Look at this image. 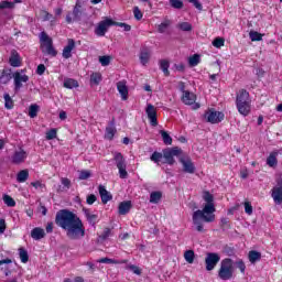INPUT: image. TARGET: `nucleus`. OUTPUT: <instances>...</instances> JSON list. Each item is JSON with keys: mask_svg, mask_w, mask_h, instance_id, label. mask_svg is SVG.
<instances>
[{"mask_svg": "<svg viewBox=\"0 0 282 282\" xmlns=\"http://www.w3.org/2000/svg\"><path fill=\"white\" fill-rule=\"evenodd\" d=\"M248 258L250 263H257V261H261V252L251 250L249 251Z\"/></svg>", "mask_w": 282, "mask_h": 282, "instance_id": "473e14b6", "label": "nucleus"}, {"mask_svg": "<svg viewBox=\"0 0 282 282\" xmlns=\"http://www.w3.org/2000/svg\"><path fill=\"white\" fill-rule=\"evenodd\" d=\"M160 199H162V192H152L150 194V203L151 204H159Z\"/></svg>", "mask_w": 282, "mask_h": 282, "instance_id": "c9c22d12", "label": "nucleus"}, {"mask_svg": "<svg viewBox=\"0 0 282 282\" xmlns=\"http://www.w3.org/2000/svg\"><path fill=\"white\" fill-rule=\"evenodd\" d=\"M220 228L221 230H230V228H232V225H230V219L226 217L221 218Z\"/></svg>", "mask_w": 282, "mask_h": 282, "instance_id": "79ce46f5", "label": "nucleus"}, {"mask_svg": "<svg viewBox=\"0 0 282 282\" xmlns=\"http://www.w3.org/2000/svg\"><path fill=\"white\" fill-rule=\"evenodd\" d=\"M236 265L238 270H240L241 274H246V262H243V260H238Z\"/></svg>", "mask_w": 282, "mask_h": 282, "instance_id": "bf43d9fd", "label": "nucleus"}, {"mask_svg": "<svg viewBox=\"0 0 282 282\" xmlns=\"http://www.w3.org/2000/svg\"><path fill=\"white\" fill-rule=\"evenodd\" d=\"M145 113L150 120L151 127H158V108L153 104H148L145 108Z\"/></svg>", "mask_w": 282, "mask_h": 282, "instance_id": "ddd939ff", "label": "nucleus"}, {"mask_svg": "<svg viewBox=\"0 0 282 282\" xmlns=\"http://www.w3.org/2000/svg\"><path fill=\"white\" fill-rule=\"evenodd\" d=\"M126 270H131V272H133V274H137L138 276H140V274H142V270L135 264L127 265Z\"/></svg>", "mask_w": 282, "mask_h": 282, "instance_id": "3c124183", "label": "nucleus"}, {"mask_svg": "<svg viewBox=\"0 0 282 282\" xmlns=\"http://www.w3.org/2000/svg\"><path fill=\"white\" fill-rule=\"evenodd\" d=\"M4 107L6 109H14V100L10 97V94H4Z\"/></svg>", "mask_w": 282, "mask_h": 282, "instance_id": "e433bc0d", "label": "nucleus"}, {"mask_svg": "<svg viewBox=\"0 0 282 282\" xmlns=\"http://www.w3.org/2000/svg\"><path fill=\"white\" fill-rule=\"evenodd\" d=\"M184 259L187 263H194L195 262V251H193V250L185 251Z\"/></svg>", "mask_w": 282, "mask_h": 282, "instance_id": "ea45409f", "label": "nucleus"}, {"mask_svg": "<svg viewBox=\"0 0 282 282\" xmlns=\"http://www.w3.org/2000/svg\"><path fill=\"white\" fill-rule=\"evenodd\" d=\"M12 80V73L10 70L3 69L0 75V84L8 85Z\"/></svg>", "mask_w": 282, "mask_h": 282, "instance_id": "c85d7f7f", "label": "nucleus"}, {"mask_svg": "<svg viewBox=\"0 0 282 282\" xmlns=\"http://www.w3.org/2000/svg\"><path fill=\"white\" fill-rule=\"evenodd\" d=\"M236 107L241 116H250L252 106L250 105V93L246 89H240L236 97Z\"/></svg>", "mask_w": 282, "mask_h": 282, "instance_id": "7ed1b4c3", "label": "nucleus"}, {"mask_svg": "<svg viewBox=\"0 0 282 282\" xmlns=\"http://www.w3.org/2000/svg\"><path fill=\"white\" fill-rule=\"evenodd\" d=\"M113 162L119 171V177L121 180H127L129 177V172H127V159L120 152L113 153Z\"/></svg>", "mask_w": 282, "mask_h": 282, "instance_id": "423d86ee", "label": "nucleus"}, {"mask_svg": "<svg viewBox=\"0 0 282 282\" xmlns=\"http://www.w3.org/2000/svg\"><path fill=\"white\" fill-rule=\"evenodd\" d=\"M28 160V152L25 150L20 149V151H15L11 156L12 164H23Z\"/></svg>", "mask_w": 282, "mask_h": 282, "instance_id": "2eb2a0df", "label": "nucleus"}, {"mask_svg": "<svg viewBox=\"0 0 282 282\" xmlns=\"http://www.w3.org/2000/svg\"><path fill=\"white\" fill-rule=\"evenodd\" d=\"M91 177V172L88 170H83L79 172V180H89Z\"/></svg>", "mask_w": 282, "mask_h": 282, "instance_id": "13d9d810", "label": "nucleus"}, {"mask_svg": "<svg viewBox=\"0 0 282 282\" xmlns=\"http://www.w3.org/2000/svg\"><path fill=\"white\" fill-rule=\"evenodd\" d=\"M55 224L65 230L68 239L76 241L85 237V225L78 215L69 209H59L55 215Z\"/></svg>", "mask_w": 282, "mask_h": 282, "instance_id": "f257e3e1", "label": "nucleus"}, {"mask_svg": "<svg viewBox=\"0 0 282 282\" xmlns=\"http://www.w3.org/2000/svg\"><path fill=\"white\" fill-rule=\"evenodd\" d=\"M195 100H197V96L191 91H184L182 96V102L184 105H195Z\"/></svg>", "mask_w": 282, "mask_h": 282, "instance_id": "393cba45", "label": "nucleus"}, {"mask_svg": "<svg viewBox=\"0 0 282 282\" xmlns=\"http://www.w3.org/2000/svg\"><path fill=\"white\" fill-rule=\"evenodd\" d=\"M109 237H111V228L106 227L102 234L99 236V239H101V241H106V239H109Z\"/></svg>", "mask_w": 282, "mask_h": 282, "instance_id": "603ef678", "label": "nucleus"}, {"mask_svg": "<svg viewBox=\"0 0 282 282\" xmlns=\"http://www.w3.org/2000/svg\"><path fill=\"white\" fill-rule=\"evenodd\" d=\"M19 254L22 263H28L30 261V256L28 254V250L24 248L19 249Z\"/></svg>", "mask_w": 282, "mask_h": 282, "instance_id": "a19ab883", "label": "nucleus"}, {"mask_svg": "<svg viewBox=\"0 0 282 282\" xmlns=\"http://www.w3.org/2000/svg\"><path fill=\"white\" fill-rule=\"evenodd\" d=\"M84 214L90 226L95 227L96 224H98V215L91 214V210L89 209H84Z\"/></svg>", "mask_w": 282, "mask_h": 282, "instance_id": "a878e982", "label": "nucleus"}, {"mask_svg": "<svg viewBox=\"0 0 282 282\" xmlns=\"http://www.w3.org/2000/svg\"><path fill=\"white\" fill-rule=\"evenodd\" d=\"M117 89L121 95L122 100H129V88L127 87V82H118Z\"/></svg>", "mask_w": 282, "mask_h": 282, "instance_id": "412c9836", "label": "nucleus"}, {"mask_svg": "<svg viewBox=\"0 0 282 282\" xmlns=\"http://www.w3.org/2000/svg\"><path fill=\"white\" fill-rule=\"evenodd\" d=\"M276 155H279V152H271L269 156L267 158V164L271 169H274L276 164H279V160L276 159Z\"/></svg>", "mask_w": 282, "mask_h": 282, "instance_id": "cd10ccee", "label": "nucleus"}, {"mask_svg": "<svg viewBox=\"0 0 282 282\" xmlns=\"http://www.w3.org/2000/svg\"><path fill=\"white\" fill-rule=\"evenodd\" d=\"M170 6L174 8V10H182L184 2L182 0H170Z\"/></svg>", "mask_w": 282, "mask_h": 282, "instance_id": "a18cd8bd", "label": "nucleus"}, {"mask_svg": "<svg viewBox=\"0 0 282 282\" xmlns=\"http://www.w3.org/2000/svg\"><path fill=\"white\" fill-rule=\"evenodd\" d=\"M9 63H10L11 67H21V56L19 55V53L17 51L12 52V54L9 58Z\"/></svg>", "mask_w": 282, "mask_h": 282, "instance_id": "bb28decb", "label": "nucleus"}, {"mask_svg": "<svg viewBox=\"0 0 282 282\" xmlns=\"http://www.w3.org/2000/svg\"><path fill=\"white\" fill-rule=\"evenodd\" d=\"M115 24H116V21H113L111 18H105L95 28L96 36H105V34L109 32V28L113 26Z\"/></svg>", "mask_w": 282, "mask_h": 282, "instance_id": "1a4fd4ad", "label": "nucleus"}, {"mask_svg": "<svg viewBox=\"0 0 282 282\" xmlns=\"http://www.w3.org/2000/svg\"><path fill=\"white\" fill-rule=\"evenodd\" d=\"M250 40L251 41H263V34L257 32V31H251L249 33Z\"/></svg>", "mask_w": 282, "mask_h": 282, "instance_id": "09e8293b", "label": "nucleus"}, {"mask_svg": "<svg viewBox=\"0 0 282 282\" xmlns=\"http://www.w3.org/2000/svg\"><path fill=\"white\" fill-rule=\"evenodd\" d=\"M97 199H98V197H96L94 194H90L86 198V204H88V206H91V205L96 204Z\"/></svg>", "mask_w": 282, "mask_h": 282, "instance_id": "052dcab7", "label": "nucleus"}, {"mask_svg": "<svg viewBox=\"0 0 282 282\" xmlns=\"http://www.w3.org/2000/svg\"><path fill=\"white\" fill-rule=\"evenodd\" d=\"M189 3H193V6L196 8V10H204V7L202 6V3L198 0H188Z\"/></svg>", "mask_w": 282, "mask_h": 282, "instance_id": "0e129e2a", "label": "nucleus"}, {"mask_svg": "<svg viewBox=\"0 0 282 282\" xmlns=\"http://www.w3.org/2000/svg\"><path fill=\"white\" fill-rule=\"evenodd\" d=\"M171 67V63L167 59L160 61V69L163 72L164 76H171V72L169 70Z\"/></svg>", "mask_w": 282, "mask_h": 282, "instance_id": "2f4dec72", "label": "nucleus"}, {"mask_svg": "<svg viewBox=\"0 0 282 282\" xmlns=\"http://www.w3.org/2000/svg\"><path fill=\"white\" fill-rule=\"evenodd\" d=\"M131 200H123L118 206V213L119 215H129L131 208H132Z\"/></svg>", "mask_w": 282, "mask_h": 282, "instance_id": "4be33fe9", "label": "nucleus"}, {"mask_svg": "<svg viewBox=\"0 0 282 282\" xmlns=\"http://www.w3.org/2000/svg\"><path fill=\"white\" fill-rule=\"evenodd\" d=\"M182 155V150L177 147L166 148L163 150V158L165 160V164L173 166L175 164V158Z\"/></svg>", "mask_w": 282, "mask_h": 282, "instance_id": "6e6552de", "label": "nucleus"}, {"mask_svg": "<svg viewBox=\"0 0 282 282\" xmlns=\"http://www.w3.org/2000/svg\"><path fill=\"white\" fill-rule=\"evenodd\" d=\"M212 45H214V47H217V48L224 47V45H226V40L224 37H216L212 42Z\"/></svg>", "mask_w": 282, "mask_h": 282, "instance_id": "49530a36", "label": "nucleus"}, {"mask_svg": "<svg viewBox=\"0 0 282 282\" xmlns=\"http://www.w3.org/2000/svg\"><path fill=\"white\" fill-rule=\"evenodd\" d=\"M62 184H63V186H64L65 188L69 189L70 186H72V181H69V178H67V177H63V178H62Z\"/></svg>", "mask_w": 282, "mask_h": 282, "instance_id": "338daca9", "label": "nucleus"}, {"mask_svg": "<svg viewBox=\"0 0 282 282\" xmlns=\"http://www.w3.org/2000/svg\"><path fill=\"white\" fill-rule=\"evenodd\" d=\"M28 177H30V171L22 170L17 174V182L23 184L24 182H28Z\"/></svg>", "mask_w": 282, "mask_h": 282, "instance_id": "7c9ffc66", "label": "nucleus"}, {"mask_svg": "<svg viewBox=\"0 0 282 282\" xmlns=\"http://www.w3.org/2000/svg\"><path fill=\"white\" fill-rule=\"evenodd\" d=\"M101 80H102V74L93 73L90 75V83H93V85H100Z\"/></svg>", "mask_w": 282, "mask_h": 282, "instance_id": "58836bf2", "label": "nucleus"}, {"mask_svg": "<svg viewBox=\"0 0 282 282\" xmlns=\"http://www.w3.org/2000/svg\"><path fill=\"white\" fill-rule=\"evenodd\" d=\"M180 162L183 165L184 173H189V175H193V173H195V164L191 159H181Z\"/></svg>", "mask_w": 282, "mask_h": 282, "instance_id": "6ab92c4d", "label": "nucleus"}, {"mask_svg": "<svg viewBox=\"0 0 282 282\" xmlns=\"http://www.w3.org/2000/svg\"><path fill=\"white\" fill-rule=\"evenodd\" d=\"M13 79H14V89L15 91H19V89L23 87V83H28V80H30V76L21 75V73L15 72L13 74Z\"/></svg>", "mask_w": 282, "mask_h": 282, "instance_id": "4468645a", "label": "nucleus"}, {"mask_svg": "<svg viewBox=\"0 0 282 282\" xmlns=\"http://www.w3.org/2000/svg\"><path fill=\"white\" fill-rule=\"evenodd\" d=\"M116 118H112V120L109 122V126L106 127L105 139L113 140V138L116 137Z\"/></svg>", "mask_w": 282, "mask_h": 282, "instance_id": "f3484780", "label": "nucleus"}, {"mask_svg": "<svg viewBox=\"0 0 282 282\" xmlns=\"http://www.w3.org/2000/svg\"><path fill=\"white\" fill-rule=\"evenodd\" d=\"M203 199L206 202L203 210L198 209L193 213L192 220L194 226H196L197 232H204V223L210 224L215 221V216H206L215 213V196L210 194L209 191L203 192Z\"/></svg>", "mask_w": 282, "mask_h": 282, "instance_id": "f03ea898", "label": "nucleus"}, {"mask_svg": "<svg viewBox=\"0 0 282 282\" xmlns=\"http://www.w3.org/2000/svg\"><path fill=\"white\" fill-rule=\"evenodd\" d=\"M3 202L7 206H9L10 208H14V206H17V202L14 200V198H12V196L10 195H4L3 196Z\"/></svg>", "mask_w": 282, "mask_h": 282, "instance_id": "c03bdc74", "label": "nucleus"}, {"mask_svg": "<svg viewBox=\"0 0 282 282\" xmlns=\"http://www.w3.org/2000/svg\"><path fill=\"white\" fill-rule=\"evenodd\" d=\"M173 25V20L169 19V17H165L164 20L158 24L156 30L159 34H165V32Z\"/></svg>", "mask_w": 282, "mask_h": 282, "instance_id": "aec40b11", "label": "nucleus"}, {"mask_svg": "<svg viewBox=\"0 0 282 282\" xmlns=\"http://www.w3.org/2000/svg\"><path fill=\"white\" fill-rule=\"evenodd\" d=\"M271 197L276 204V206H281L282 204V174H279L275 178V186L271 189Z\"/></svg>", "mask_w": 282, "mask_h": 282, "instance_id": "0eeeda50", "label": "nucleus"}, {"mask_svg": "<svg viewBox=\"0 0 282 282\" xmlns=\"http://www.w3.org/2000/svg\"><path fill=\"white\" fill-rule=\"evenodd\" d=\"M221 261V257L217 252H208L205 258V265L207 272H212L214 268H217V263Z\"/></svg>", "mask_w": 282, "mask_h": 282, "instance_id": "f8f14e48", "label": "nucleus"}, {"mask_svg": "<svg viewBox=\"0 0 282 282\" xmlns=\"http://www.w3.org/2000/svg\"><path fill=\"white\" fill-rule=\"evenodd\" d=\"M31 186H33V188H45V184H43L41 181L32 182Z\"/></svg>", "mask_w": 282, "mask_h": 282, "instance_id": "774afa93", "label": "nucleus"}, {"mask_svg": "<svg viewBox=\"0 0 282 282\" xmlns=\"http://www.w3.org/2000/svg\"><path fill=\"white\" fill-rule=\"evenodd\" d=\"M160 135L164 144L166 145L173 144V138H171V134H169L166 130H160Z\"/></svg>", "mask_w": 282, "mask_h": 282, "instance_id": "f704fd0d", "label": "nucleus"}, {"mask_svg": "<svg viewBox=\"0 0 282 282\" xmlns=\"http://www.w3.org/2000/svg\"><path fill=\"white\" fill-rule=\"evenodd\" d=\"M163 153L162 152H153L150 156L151 162H154L155 164H159L160 160H162Z\"/></svg>", "mask_w": 282, "mask_h": 282, "instance_id": "8fccbe9b", "label": "nucleus"}, {"mask_svg": "<svg viewBox=\"0 0 282 282\" xmlns=\"http://www.w3.org/2000/svg\"><path fill=\"white\" fill-rule=\"evenodd\" d=\"M98 191L102 204H107L108 202H111L113 199L111 193H109V191H107V187H105L104 185H99Z\"/></svg>", "mask_w": 282, "mask_h": 282, "instance_id": "a211bd4d", "label": "nucleus"}, {"mask_svg": "<svg viewBox=\"0 0 282 282\" xmlns=\"http://www.w3.org/2000/svg\"><path fill=\"white\" fill-rule=\"evenodd\" d=\"M235 273V269L232 267V259L225 258L220 262V268L218 270V276L221 281H230L232 279V274Z\"/></svg>", "mask_w": 282, "mask_h": 282, "instance_id": "39448f33", "label": "nucleus"}, {"mask_svg": "<svg viewBox=\"0 0 282 282\" xmlns=\"http://www.w3.org/2000/svg\"><path fill=\"white\" fill-rule=\"evenodd\" d=\"M204 118L206 122H210V124H219V122L224 120L225 115L224 112L209 109L208 111L205 112Z\"/></svg>", "mask_w": 282, "mask_h": 282, "instance_id": "9b49d317", "label": "nucleus"}, {"mask_svg": "<svg viewBox=\"0 0 282 282\" xmlns=\"http://www.w3.org/2000/svg\"><path fill=\"white\" fill-rule=\"evenodd\" d=\"M76 48V41L74 39L67 40V45L63 48V58H72V51Z\"/></svg>", "mask_w": 282, "mask_h": 282, "instance_id": "dca6fc26", "label": "nucleus"}, {"mask_svg": "<svg viewBox=\"0 0 282 282\" xmlns=\"http://www.w3.org/2000/svg\"><path fill=\"white\" fill-rule=\"evenodd\" d=\"M57 133H58V130H56V128H52L46 132L45 139L46 140H55Z\"/></svg>", "mask_w": 282, "mask_h": 282, "instance_id": "de8ad7c7", "label": "nucleus"}, {"mask_svg": "<svg viewBox=\"0 0 282 282\" xmlns=\"http://www.w3.org/2000/svg\"><path fill=\"white\" fill-rule=\"evenodd\" d=\"M202 62V56L199 54H194L188 57V65L189 67H197Z\"/></svg>", "mask_w": 282, "mask_h": 282, "instance_id": "72a5a7b5", "label": "nucleus"}, {"mask_svg": "<svg viewBox=\"0 0 282 282\" xmlns=\"http://www.w3.org/2000/svg\"><path fill=\"white\" fill-rule=\"evenodd\" d=\"M36 74H39V76H43L45 74V64H40L37 66Z\"/></svg>", "mask_w": 282, "mask_h": 282, "instance_id": "69168bd1", "label": "nucleus"}, {"mask_svg": "<svg viewBox=\"0 0 282 282\" xmlns=\"http://www.w3.org/2000/svg\"><path fill=\"white\" fill-rule=\"evenodd\" d=\"M245 213L247 215H252V204H250V202H245Z\"/></svg>", "mask_w": 282, "mask_h": 282, "instance_id": "e2e57ef3", "label": "nucleus"}, {"mask_svg": "<svg viewBox=\"0 0 282 282\" xmlns=\"http://www.w3.org/2000/svg\"><path fill=\"white\" fill-rule=\"evenodd\" d=\"M99 63L102 65V67H107V65H109V63H111V56H109V55L100 56Z\"/></svg>", "mask_w": 282, "mask_h": 282, "instance_id": "5fc2aeb1", "label": "nucleus"}, {"mask_svg": "<svg viewBox=\"0 0 282 282\" xmlns=\"http://www.w3.org/2000/svg\"><path fill=\"white\" fill-rule=\"evenodd\" d=\"M178 28L183 32H191L193 30V25L188 22H183V23L178 24Z\"/></svg>", "mask_w": 282, "mask_h": 282, "instance_id": "6e6d98bb", "label": "nucleus"}, {"mask_svg": "<svg viewBox=\"0 0 282 282\" xmlns=\"http://www.w3.org/2000/svg\"><path fill=\"white\" fill-rule=\"evenodd\" d=\"M139 59L141 65H147L151 61V50L149 47H143L140 51Z\"/></svg>", "mask_w": 282, "mask_h": 282, "instance_id": "5701e85b", "label": "nucleus"}, {"mask_svg": "<svg viewBox=\"0 0 282 282\" xmlns=\"http://www.w3.org/2000/svg\"><path fill=\"white\" fill-rule=\"evenodd\" d=\"M80 17H83V4L80 1H77L73 8L72 12L66 14V23H74V21H80Z\"/></svg>", "mask_w": 282, "mask_h": 282, "instance_id": "9d476101", "label": "nucleus"}, {"mask_svg": "<svg viewBox=\"0 0 282 282\" xmlns=\"http://www.w3.org/2000/svg\"><path fill=\"white\" fill-rule=\"evenodd\" d=\"M97 263H110V264H115V263H116V259L101 258V259L97 260Z\"/></svg>", "mask_w": 282, "mask_h": 282, "instance_id": "680f3d73", "label": "nucleus"}, {"mask_svg": "<svg viewBox=\"0 0 282 282\" xmlns=\"http://www.w3.org/2000/svg\"><path fill=\"white\" fill-rule=\"evenodd\" d=\"M31 237L34 241H41V239H45V229L41 227H35L31 230Z\"/></svg>", "mask_w": 282, "mask_h": 282, "instance_id": "b1692460", "label": "nucleus"}, {"mask_svg": "<svg viewBox=\"0 0 282 282\" xmlns=\"http://www.w3.org/2000/svg\"><path fill=\"white\" fill-rule=\"evenodd\" d=\"M30 118H36L39 116V105L33 104L29 107Z\"/></svg>", "mask_w": 282, "mask_h": 282, "instance_id": "37998d69", "label": "nucleus"}, {"mask_svg": "<svg viewBox=\"0 0 282 282\" xmlns=\"http://www.w3.org/2000/svg\"><path fill=\"white\" fill-rule=\"evenodd\" d=\"M115 25L117 28H123V32H131V25L124 23V22H116L115 21Z\"/></svg>", "mask_w": 282, "mask_h": 282, "instance_id": "4d7b16f0", "label": "nucleus"}, {"mask_svg": "<svg viewBox=\"0 0 282 282\" xmlns=\"http://www.w3.org/2000/svg\"><path fill=\"white\" fill-rule=\"evenodd\" d=\"M0 10H14V2L8 0L0 1Z\"/></svg>", "mask_w": 282, "mask_h": 282, "instance_id": "4c0bfd02", "label": "nucleus"}, {"mask_svg": "<svg viewBox=\"0 0 282 282\" xmlns=\"http://www.w3.org/2000/svg\"><path fill=\"white\" fill-rule=\"evenodd\" d=\"M133 14L137 21H142V18L144 17V13H142V11L140 10V7L133 8Z\"/></svg>", "mask_w": 282, "mask_h": 282, "instance_id": "864d4df0", "label": "nucleus"}, {"mask_svg": "<svg viewBox=\"0 0 282 282\" xmlns=\"http://www.w3.org/2000/svg\"><path fill=\"white\" fill-rule=\"evenodd\" d=\"M40 48L42 54H46L47 56H56L58 52L54 48V41L45 31L40 33Z\"/></svg>", "mask_w": 282, "mask_h": 282, "instance_id": "20e7f679", "label": "nucleus"}, {"mask_svg": "<svg viewBox=\"0 0 282 282\" xmlns=\"http://www.w3.org/2000/svg\"><path fill=\"white\" fill-rule=\"evenodd\" d=\"M64 87L66 89H76V88L80 87V85L78 84V80H76L74 78H66V79H64Z\"/></svg>", "mask_w": 282, "mask_h": 282, "instance_id": "c756f323", "label": "nucleus"}]
</instances>
